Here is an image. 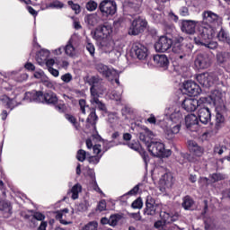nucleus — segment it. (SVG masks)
Segmentation results:
<instances>
[{
    "mask_svg": "<svg viewBox=\"0 0 230 230\" xmlns=\"http://www.w3.org/2000/svg\"><path fill=\"white\" fill-rule=\"evenodd\" d=\"M164 116L161 127L164 131L166 139L172 140L176 134L181 132L182 113L177 104L169 105L164 111Z\"/></svg>",
    "mask_w": 230,
    "mask_h": 230,
    "instance_id": "nucleus-1",
    "label": "nucleus"
},
{
    "mask_svg": "<svg viewBox=\"0 0 230 230\" xmlns=\"http://www.w3.org/2000/svg\"><path fill=\"white\" fill-rule=\"evenodd\" d=\"M202 19V23L199 28L200 37L204 40L213 39L217 33V28L222 26V17L213 13V11H204Z\"/></svg>",
    "mask_w": 230,
    "mask_h": 230,
    "instance_id": "nucleus-2",
    "label": "nucleus"
},
{
    "mask_svg": "<svg viewBox=\"0 0 230 230\" xmlns=\"http://www.w3.org/2000/svg\"><path fill=\"white\" fill-rule=\"evenodd\" d=\"M88 84H90V93H91V103L94 107H97L100 109V111H106L105 104L100 101L99 96L100 94H102V93L100 91V85L98 84V78L93 76L89 79Z\"/></svg>",
    "mask_w": 230,
    "mask_h": 230,
    "instance_id": "nucleus-3",
    "label": "nucleus"
},
{
    "mask_svg": "<svg viewBox=\"0 0 230 230\" xmlns=\"http://www.w3.org/2000/svg\"><path fill=\"white\" fill-rule=\"evenodd\" d=\"M146 148L154 157L164 158L172 155V150L166 149L164 144L161 141L153 140L150 144H147Z\"/></svg>",
    "mask_w": 230,
    "mask_h": 230,
    "instance_id": "nucleus-4",
    "label": "nucleus"
},
{
    "mask_svg": "<svg viewBox=\"0 0 230 230\" xmlns=\"http://www.w3.org/2000/svg\"><path fill=\"white\" fill-rule=\"evenodd\" d=\"M147 26H148V22H146V19L141 16H138L130 22L128 33V35H134V36L139 35L140 33H143L145 30H146Z\"/></svg>",
    "mask_w": 230,
    "mask_h": 230,
    "instance_id": "nucleus-5",
    "label": "nucleus"
},
{
    "mask_svg": "<svg viewBox=\"0 0 230 230\" xmlns=\"http://www.w3.org/2000/svg\"><path fill=\"white\" fill-rule=\"evenodd\" d=\"M204 103H208V99H206V97H201L199 100L193 98H186L182 102L181 107L187 112H195L197 109L204 106Z\"/></svg>",
    "mask_w": 230,
    "mask_h": 230,
    "instance_id": "nucleus-6",
    "label": "nucleus"
},
{
    "mask_svg": "<svg viewBox=\"0 0 230 230\" xmlns=\"http://www.w3.org/2000/svg\"><path fill=\"white\" fill-rule=\"evenodd\" d=\"M99 10L103 17H112L118 10V5L112 0H102L99 4Z\"/></svg>",
    "mask_w": 230,
    "mask_h": 230,
    "instance_id": "nucleus-7",
    "label": "nucleus"
},
{
    "mask_svg": "<svg viewBox=\"0 0 230 230\" xmlns=\"http://www.w3.org/2000/svg\"><path fill=\"white\" fill-rule=\"evenodd\" d=\"M93 39H95V40L112 39V26L109 23L100 25L95 29Z\"/></svg>",
    "mask_w": 230,
    "mask_h": 230,
    "instance_id": "nucleus-8",
    "label": "nucleus"
},
{
    "mask_svg": "<svg viewBox=\"0 0 230 230\" xmlns=\"http://www.w3.org/2000/svg\"><path fill=\"white\" fill-rule=\"evenodd\" d=\"M224 98H226V93L221 90H214L207 98V103L214 105L216 109H220V107H224Z\"/></svg>",
    "mask_w": 230,
    "mask_h": 230,
    "instance_id": "nucleus-9",
    "label": "nucleus"
},
{
    "mask_svg": "<svg viewBox=\"0 0 230 230\" xmlns=\"http://www.w3.org/2000/svg\"><path fill=\"white\" fill-rule=\"evenodd\" d=\"M211 64H213V59L210 55L206 53L199 54L194 61L196 69H208V67H211Z\"/></svg>",
    "mask_w": 230,
    "mask_h": 230,
    "instance_id": "nucleus-10",
    "label": "nucleus"
},
{
    "mask_svg": "<svg viewBox=\"0 0 230 230\" xmlns=\"http://www.w3.org/2000/svg\"><path fill=\"white\" fill-rule=\"evenodd\" d=\"M172 44L173 42L172 41V39L166 36H162L155 44V49L159 53H164L165 51H168L170 48H172Z\"/></svg>",
    "mask_w": 230,
    "mask_h": 230,
    "instance_id": "nucleus-11",
    "label": "nucleus"
},
{
    "mask_svg": "<svg viewBox=\"0 0 230 230\" xmlns=\"http://www.w3.org/2000/svg\"><path fill=\"white\" fill-rule=\"evenodd\" d=\"M132 55H135L138 60H145L148 57V49L141 43H135L131 49Z\"/></svg>",
    "mask_w": 230,
    "mask_h": 230,
    "instance_id": "nucleus-12",
    "label": "nucleus"
},
{
    "mask_svg": "<svg viewBox=\"0 0 230 230\" xmlns=\"http://www.w3.org/2000/svg\"><path fill=\"white\" fill-rule=\"evenodd\" d=\"M196 80L202 87L209 88L215 84V77L213 74L208 72L196 75Z\"/></svg>",
    "mask_w": 230,
    "mask_h": 230,
    "instance_id": "nucleus-13",
    "label": "nucleus"
},
{
    "mask_svg": "<svg viewBox=\"0 0 230 230\" xmlns=\"http://www.w3.org/2000/svg\"><path fill=\"white\" fill-rule=\"evenodd\" d=\"M199 119L203 125H208L211 121V111L208 107V102H203V106H199Z\"/></svg>",
    "mask_w": 230,
    "mask_h": 230,
    "instance_id": "nucleus-14",
    "label": "nucleus"
},
{
    "mask_svg": "<svg viewBox=\"0 0 230 230\" xmlns=\"http://www.w3.org/2000/svg\"><path fill=\"white\" fill-rule=\"evenodd\" d=\"M98 42V47L101 53L109 54L111 53V51H112V49H114L115 43L112 38H109L106 40H99Z\"/></svg>",
    "mask_w": 230,
    "mask_h": 230,
    "instance_id": "nucleus-15",
    "label": "nucleus"
},
{
    "mask_svg": "<svg viewBox=\"0 0 230 230\" xmlns=\"http://www.w3.org/2000/svg\"><path fill=\"white\" fill-rule=\"evenodd\" d=\"M185 125L190 132L199 130V118L195 114H190L185 117Z\"/></svg>",
    "mask_w": 230,
    "mask_h": 230,
    "instance_id": "nucleus-16",
    "label": "nucleus"
},
{
    "mask_svg": "<svg viewBox=\"0 0 230 230\" xmlns=\"http://www.w3.org/2000/svg\"><path fill=\"white\" fill-rule=\"evenodd\" d=\"M183 91L186 94L197 96L200 93V87L194 81H186L183 83Z\"/></svg>",
    "mask_w": 230,
    "mask_h": 230,
    "instance_id": "nucleus-17",
    "label": "nucleus"
},
{
    "mask_svg": "<svg viewBox=\"0 0 230 230\" xmlns=\"http://www.w3.org/2000/svg\"><path fill=\"white\" fill-rule=\"evenodd\" d=\"M159 209V205L155 203V199H153L152 196H147L146 201V215L154 216L155 213H157V210Z\"/></svg>",
    "mask_w": 230,
    "mask_h": 230,
    "instance_id": "nucleus-18",
    "label": "nucleus"
},
{
    "mask_svg": "<svg viewBox=\"0 0 230 230\" xmlns=\"http://www.w3.org/2000/svg\"><path fill=\"white\" fill-rule=\"evenodd\" d=\"M65 55L75 58L78 55V49L75 46V38H70L66 45L64 47Z\"/></svg>",
    "mask_w": 230,
    "mask_h": 230,
    "instance_id": "nucleus-19",
    "label": "nucleus"
},
{
    "mask_svg": "<svg viewBox=\"0 0 230 230\" xmlns=\"http://www.w3.org/2000/svg\"><path fill=\"white\" fill-rule=\"evenodd\" d=\"M197 26V22L193 20H183L181 22V30L183 33L188 35H193L195 33V28Z\"/></svg>",
    "mask_w": 230,
    "mask_h": 230,
    "instance_id": "nucleus-20",
    "label": "nucleus"
},
{
    "mask_svg": "<svg viewBox=\"0 0 230 230\" xmlns=\"http://www.w3.org/2000/svg\"><path fill=\"white\" fill-rule=\"evenodd\" d=\"M188 146L190 154L195 155V157H202V155H204V148L199 146L197 142L190 140L188 142Z\"/></svg>",
    "mask_w": 230,
    "mask_h": 230,
    "instance_id": "nucleus-21",
    "label": "nucleus"
},
{
    "mask_svg": "<svg viewBox=\"0 0 230 230\" xmlns=\"http://www.w3.org/2000/svg\"><path fill=\"white\" fill-rule=\"evenodd\" d=\"M195 43L198 44V46H206V48H208L209 49H217L218 48V43L216 41H211V39L209 40H204L200 37V33L199 32V37L194 38Z\"/></svg>",
    "mask_w": 230,
    "mask_h": 230,
    "instance_id": "nucleus-22",
    "label": "nucleus"
},
{
    "mask_svg": "<svg viewBox=\"0 0 230 230\" xmlns=\"http://www.w3.org/2000/svg\"><path fill=\"white\" fill-rule=\"evenodd\" d=\"M42 92L33 90L31 92L25 93L23 100H25V102H36L37 103H40L42 102Z\"/></svg>",
    "mask_w": 230,
    "mask_h": 230,
    "instance_id": "nucleus-23",
    "label": "nucleus"
},
{
    "mask_svg": "<svg viewBox=\"0 0 230 230\" xmlns=\"http://www.w3.org/2000/svg\"><path fill=\"white\" fill-rule=\"evenodd\" d=\"M96 69L102 75V76H106V78H111V76L116 77L114 75H118V72L114 69L109 68V66L103 65V64H97Z\"/></svg>",
    "mask_w": 230,
    "mask_h": 230,
    "instance_id": "nucleus-24",
    "label": "nucleus"
},
{
    "mask_svg": "<svg viewBox=\"0 0 230 230\" xmlns=\"http://www.w3.org/2000/svg\"><path fill=\"white\" fill-rule=\"evenodd\" d=\"M139 139L142 141V143H145L146 146L147 147L152 139H154V132L147 128H145L143 131L139 133Z\"/></svg>",
    "mask_w": 230,
    "mask_h": 230,
    "instance_id": "nucleus-25",
    "label": "nucleus"
},
{
    "mask_svg": "<svg viewBox=\"0 0 230 230\" xmlns=\"http://www.w3.org/2000/svg\"><path fill=\"white\" fill-rule=\"evenodd\" d=\"M67 215H69V209L64 208L56 212V220H58L63 226H69L71 221H67Z\"/></svg>",
    "mask_w": 230,
    "mask_h": 230,
    "instance_id": "nucleus-26",
    "label": "nucleus"
},
{
    "mask_svg": "<svg viewBox=\"0 0 230 230\" xmlns=\"http://www.w3.org/2000/svg\"><path fill=\"white\" fill-rule=\"evenodd\" d=\"M154 62L158 67H164V69H166L168 67V64H170L168 57L164 54H157L154 56Z\"/></svg>",
    "mask_w": 230,
    "mask_h": 230,
    "instance_id": "nucleus-27",
    "label": "nucleus"
},
{
    "mask_svg": "<svg viewBox=\"0 0 230 230\" xmlns=\"http://www.w3.org/2000/svg\"><path fill=\"white\" fill-rule=\"evenodd\" d=\"M160 217L163 222L165 224H172V222H177L179 220V213H168V212H161Z\"/></svg>",
    "mask_w": 230,
    "mask_h": 230,
    "instance_id": "nucleus-28",
    "label": "nucleus"
},
{
    "mask_svg": "<svg viewBox=\"0 0 230 230\" xmlns=\"http://www.w3.org/2000/svg\"><path fill=\"white\" fill-rule=\"evenodd\" d=\"M0 103L11 111L17 107V102L14 99H10L6 94L0 95Z\"/></svg>",
    "mask_w": 230,
    "mask_h": 230,
    "instance_id": "nucleus-29",
    "label": "nucleus"
},
{
    "mask_svg": "<svg viewBox=\"0 0 230 230\" xmlns=\"http://www.w3.org/2000/svg\"><path fill=\"white\" fill-rule=\"evenodd\" d=\"M128 146L132 150H138L139 155H141L146 166H148V163L150 162V156L148 155V153H146V151H145L144 149L139 148V145L137 144L130 143L128 144Z\"/></svg>",
    "mask_w": 230,
    "mask_h": 230,
    "instance_id": "nucleus-30",
    "label": "nucleus"
},
{
    "mask_svg": "<svg viewBox=\"0 0 230 230\" xmlns=\"http://www.w3.org/2000/svg\"><path fill=\"white\" fill-rule=\"evenodd\" d=\"M42 99H41V103H48L51 105H55V103H58V97H57V93L53 92H49L46 93H42Z\"/></svg>",
    "mask_w": 230,
    "mask_h": 230,
    "instance_id": "nucleus-31",
    "label": "nucleus"
},
{
    "mask_svg": "<svg viewBox=\"0 0 230 230\" xmlns=\"http://www.w3.org/2000/svg\"><path fill=\"white\" fill-rule=\"evenodd\" d=\"M0 211L4 218H10L12 217V204L8 201H0Z\"/></svg>",
    "mask_w": 230,
    "mask_h": 230,
    "instance_id": "nucleus-32",
    "label": "nucleus"
},
{
    "mask_svg": "<svg viewBox=\"0 0 230 230\" xmlns=\"http://www.w3.org/2000/svg\"><path fill=\"white\" fill-rule=\"evenodd\" d=\"M185 47H182L181 43H175L172 46V51L175 53L176 55V58H186V57H188V52H186V50H184Z\"/></svg>",
    "mask_w": 230,
    "mask_h": 230,
    "instance_id": "nucleus-33",
    "label": "nucleus"
},
{
    "mask_svg": "<svg viewBox=\"0 0 230 230\" xmlns=\"http://www.w3.org/2000/svg\"><path fill=\"white\" fill-rule=\"evenodd\" d=\"M160 184L164 188H172L173 186V176L172 173H164L160 179Z\"/></svg>",
    "mask_w": 230,
    "mask_h": 230,
    "instance_id": "nucleus-34",
    "label": "nucleus"
},
{
    "mask_svg": "<svg viewBox=\"0 0 230 230\" xmlns=\"http://www.w3.org/2000/svg\"><path fill=\"white\" fill-rule=\"evenodd\" d=\"M217 61L218 64H230V54L226 52H218L217 54ZM227 71H230V66H226Z\"/></svg>",
    "mask_w": 230,
    "mask_h": 230,
    "instance_id": "nucleus-35",
    "label": "nucleus"
},
{
    "mask_svg": "<svg viewBox=\"0 0 230 230\" xmlns=\"http://www.w3.org/2000/svg\"><path fill=\"white\" fill-rule=\"evenodd\" d=\"M84 21L90 26H96V24L100 23V21H102V19L100 18V16H98V14L92 13V14H88L84 18Z\"/></svg>",
    "mask_w": 230,
    "mask_h": 230,
    "instance_id": "nucleus-36",
    "label": "nucleus"
},
{
    "mask_svg": "<svg viewBox=\"0 0 230 230\" xmlns=\"http://www.w3.org/2000/svg\"><path fill=\"white\" fill-rule=\"evenodd\" d=\"M217 39L221 42H226V44H230V37L229 32L224 29H221L217 34Z\"/></svg>",
    "mask_w": 230,
    "mask_h": 230,
    "instance_id": "nucleus-37",
    "label": "nucleus"
},
{
    "mask_svg": "<svg viewBox=\"0 0 230 230\" xmlns=\"http://www.w3.org/2000/svg\"><path fill=\"white\" fill-rule=\"evenodd\" d=\"M193 206H195V201L190 196H186L183 198L182 208L186 210L193 209Z\"/></svg>",
    "mask_w": 230,
    "mask_h": 230,
    "instance_id": "nucleus-38",
    "label": "nucleus"
},
{
    "mask_svg": "<svg viewBox=\"0 0 230 230\" xmlns=\"http://www.w3.org/2000/svg\"><path fill=\"white\" fill-rule=\"evenodd\" d=\"M122 51H123V49H121L119 47H114L113 49L108 53V55H110L111 58H112V60H118V58H119V57H121Z\"/></svg>",
    "mask_w": 230,
    "mask_h": 230,
    "instance_id": "nucleus-39",
    "label": "nucleus"
},
{
    "mask_svg": "<svg viewBox=\"0 0 230 230\" xmlns=\"http://www.w3.org/2000/svg\"><path fill=\"white\" fill-rule=\"evenodd\" d=\"M70 192L72 193L71 198L73 199V200H76V199H78V195L82 193V185H80L79 183L74 185Z\"/></svg>",
    "mask_w": 230,
    "mask_h": 230,
    "instance_id": "nucleus-40",
    "label": "nucleus"
},
{
    "mask_svg": "<svg viewBox=\"0 0 230 230\" xmlns=\"http://www.w3.org/2000/svg\"><path fill=\"white\" fill-rule=\"evenodd\" d=\"M109 122L113 125V127H116L117 125H121V120H119V117H118V114L116 113L109 115Z\"/></svg>",
    "mask_w": 230,
    "mask_h": 230,
    "instance_id": "nucleus-41",
    "label": "nucleus"
},
{
    "mask_svg": "<svg viewBox=\"0 0 230 230\" xmlns=\"http://www.w3.org/2000/svg\"><path fill=\"white\" fill-rule=\"evenodd\" d=\"M64 3L58 1V0H54L50 4L47 5V8H53L56 10H62L64 8Z\"/></svg>",
    "mask_w": 230,
    "mask_h": 230,
    "instance_id": "nucleus-42",
    "label": "nucleus"
},
{
    "mask_svg": "<svg viewBox=\"0 0 230 230\" xmlns=\"http://www.w3.org/2000/svg\"><path fill=\"white\" fill-rule=\"evenodd\" d=\"M88 157L89 153L85 152V150L80 149L77 151L76 159L80 161V163H84Z\"/></svg>",
    "mask_w": 230,
    "mask_h": 230,
    "instance_id": "nucleus-43",
    "label": "nucleus"
},
{
    "mask_svg": "<svg viewBox=\"0 0 230 230\" xmlns=\"http://www.w3.org/2000/svg\"><path fill=\"white\" fill-rule=\"evenodd\" d=\"M79 230H98V222L91 221Z\"/></svg>",
    "mask_w": 230,
    "mask_h": 230,
    "instance_id": "nucleus-44",
    "label": "nucleus"
},
{
    "mask_svg": "<svg viewBox=\"0 0 230 230\" xmlns=\"http://www.w3.org/2000/svg\"><path fill=\"white\" fill-rule=\"evenodd\" d=\"M68 6L72 8V10L75 12V13L78 14L82 12V9L80 7V4H75L73 0H69L67 2Z\"/></svg>",
    "mask_w": 230,
    "mask_h": 230,
    "instance_id": "nucleus-45",
    "label": "nucleus"
},
{
    "mask_svg": "<svg viewBox=\"0 0 230 230\" xmlns=\"http://www.w3.org/2000/svg\"><path fill=\"white\" fill-rule=\"evenodd\" d=\"M89 206H90L89 201L84 200L77 206V211L84 213L87 211V209H89Z\"/></svg>",
    "mask_w": 230,
    "mask_h": 230,
    "instance_id": "nucleus-46",
    "label": "nucleus"
},
{
    "mask_svg": "<svg viewBox=\"0 0 230 230\" xmlns=\"http://www.w3.org/2000/svg\"><path fill=\"white\" fill-rule=\"evenodd\" d=\"M96 8H98V3H96L94 0H90L87 2L86 10H88V12H94Z\"/></svg>",
    "mask_w": 230,
    "mask_h": 230,
    "instance_id": "nucleus-47",
    "label": "nucleus"
},
{
    "mask_svg": "<svg viewBox=\"0 0 230 230\" xmlns=\"http://www.w3.org/2000/svg\"><path fill=\"white\" fill-rule=\"evenodd\" d=\"M96 121H98V116L96 115V112L93 111L89 114L87 122L91 125H96Z\"/></svg>",
    "mask_w": 230,
    "mask_h": 230,
    "instance_id": "nucleus-48",
    "label": "nucleus"
},
{
    "mask_svg": "<svg viewBox=\"0 0 230 230\" xmlns=\"http://www.w3.org/2000/svg\"><path fill=\"white\" fill-rule=\"evenodd\" d=\"M121 219V216L119 215H112L110 217V226H118V222Z\"/></svg>",
    "mask_w": 230,
    "mask_h": 230,
    "instance_id": "nucleus-49",
    "label": "nucleus"
},
{
    "mask_svg": "<svg viewBox=\"0 0 230 230\" xmlns=\"http://www.w3.org/2000/svg\"><path fill=\"white\" fill-rule=\"evenodd\" d=\"M226 150H227L226 146L216 145L214 147V154H218V155H222V154H224Z\"/></svg>",
    "mask_w": 230,
    "mask_h": 230,
    "instance_id": "nucleus-50",
    "label": "nucleus"
},
{
    "mask_svg": "<svg viewBox=\"0 0 230 230\" xmlns=\"http://www.w3.org/2000/svg\"><path fill=\"white\" fill-rule=\"evenodd\" d=\"M100 159H102V155L93 156H91V155H89L88 156V162L91 164H98L100 163Z\"/></svg>",
    "mask_w": 230,
    "mask_h": 230,
    "instance_id": "nucleus-51",
    "label": "nucleus"
},
{
    "mask_svg": "<svg viewBox=\"0 0 230 230\" xmlns=\"http://www.w3.org/2000/svg\"><path fill=\"white\" fill-rule=\"evenodd\" d=\"M210 179L212 182H218V181L224 180V176L222 175V173L216 172L210 175Z\"/></svg>",
    "mask_w": 230,
    "mask_h": 230,
    "instance_id": "nucleus-52",
    "label": "nucleus"
},
{
    "mask_svg": "<svg viewBox=\"0 0 230 230\" xmlns=\"http://www.w3.org/2000/svg\"><path fill=\"white\" fill-rule=\"evenodd\" d=\"M65 118H66V119H67V121L72 123V125H74V127L75 128H78V123H76V119L75 118V116L70 115V114H66Z\"/></svg>",
    "mask_w": 230,
    "mask_h": 230,
    "instance_id": "nucleus-53",
    "label": "nucleus"
},
{
    "mask_svg": "<svg viewBox=\"0 0 230 230\" xmlns=\"http://www.w3.org/2000/svg\"><path fill=\"white\" fill-rule=\"evenodd\" d=\"M32 217L39 222H44L46 220V216L40 212H34Z\"/></svg>",
    "mask_w": 230,
    "mask_h": 230,
    "instance_id": "nucleus-54",
    "label": "nucleus"
},
{
    "mask_svg": "<svg viewBox=\"0 0 230 230\" xmlns=\"http://www.w3.org/2000/svg\"><path fill=\"white\" fill-rule=\"evenodd\" d=\"M61 80L64 84H69L70 82H73V75L66 73L61 75Z\"/></svg>",
    "mask_w": 230,
    "mask_h": 230,
    "instance_id": "nucleus-55",
    "label": "nucleus"
},
{
    "mask_svg": "<svg viewBox=\"0 0 230 230\" xmlns=\"http://www.w3.org/2000/svg\"><path fill=\"white\" fill-rule=\"evenodd\" d=\"M40 57H41L40 58L41 62H45V60L48 59V57H49V50H47V49L40 50Z\"/></svg>",
    "mask_w": 230,
    "mask_h": 230,
    "instance_id": "nucleus-56",
    "label": "nucleus"
},
{
    "mask_svg": "<svg viewBox=\"0 0 230 230\" xmlns=\"http://www.w3.org/2000/svg\"><path fill=\"white\" fill-rule=\"evenodd\" d=\"M107 209V201L105 199H102L99 202L97 206V210L98 211H105Z\"/></svg>",
    "mask_w": 230,
    "mask_h": 230,
    "instance_id": "nucleus-57",
    "label": "nucleus"
},
{
    "mask_svg": "<svg viewBox=\"0 0 230 230\" xmlns=\"http://www.w3.org/2000/svg\"><path fill=\"white\" fill-rule=\"evenodd\" d=\"M131 206L133 209H141L143 208V201L137 199L132 203Z\"/></svg>",
    "mask_w": 230,
    "mask_h": 230,
    "instance_id": "nucleus-58",
    "label": "nucleus"
},
{
    "mask_svg": "<svg viewBox=\"0 0 230 230\" xmlns=\"http://www.w3.org/2000/svg\"><path fill=\"white\" fill-rule=\"evenodd\" d=\"M224 116L220 113H217L216 115V126L217 127H220V125H222V123H224Z\"/></svg>",
    "mask_w": 230,
    "mask_h": 230,
    "instance_id": "nucleus-59",
    "label": "nucleus"
},
{
    "mask_svg": "<svg viewBox=\"0 0 230 230\" xmlns=\"http://www.w3.org/2000/svg\"><path fill=\"white\" fill-rule=\"evenodd\" d=\"M34 78H37L38 80H42L46 78V74H44V71L42 70H37L34 72Z\"/></svg>",
    "mask_w": 230,
    "mask_h": 230,
    "instance_id": "nucleus-60",
    "label": "nucleus"
},
{
    "mask_svg": "<svg viewBox=\"0 0 230 230\" xmlns=\"http://www.w3.org/2000/svg\"><path fill=\"white\" fill-rule=\"evenodd\" d=\"M86 49L87 51H89L90 55H92V57H94V52L96 51V49L94 48V45L91 42H88L86 44Z\"/></svg>",
    "mask_w": 230,
    "mask_h": 230,
    "instance_id": "nucleus-61",
    "label": "nucleus"
},
{
    "mask_svg": "<svg viewBox=\"0 0 230 230\" xmlns=\"http://www.w3.org/2000/svg\"><path fill=\"white\" fill-rule=\"evenodd\" d=\"M57 64L59 69H67L69 67V62L66 60L58 61Z\"/></svg>",
    "mask_w": 230,
    "mask_h": 230,
    "instance_id": "nucleus-62",
    "label": "nucleus"
},
{
    "mask_svg": "<svg viewBox=\"0 0 230 230\" xmlns=\"http://www.w3.org/2000/svg\"><path fill=\"white\" fill-rule=\"evenodd\" d=\"M180 15H181V17H188V15H190V10L188 9V7H181L180 9Z\"/></svg>",
    "mask_w": 230,
    "mask_h": 230,
    "instance_id": "nucleus-63",
    "label": "nucleus"
},
{
    "mask_svg": "<svg viewBox=\"0 0 230 230\" xmlns=\"http://www.w3.org/2000/svg\"><path fill=\"white\" fill-rule=\"evenodd\" d=\"M93 154H95L96 155H101L100 154H102V145L100 144L94 145L93 147Z\"/></svg>",
    "mask_w": 230,
    "mask_h": 230,
    "instance_id": "nucleus-64",
    "label": "nucleus"
}]
</instances>
